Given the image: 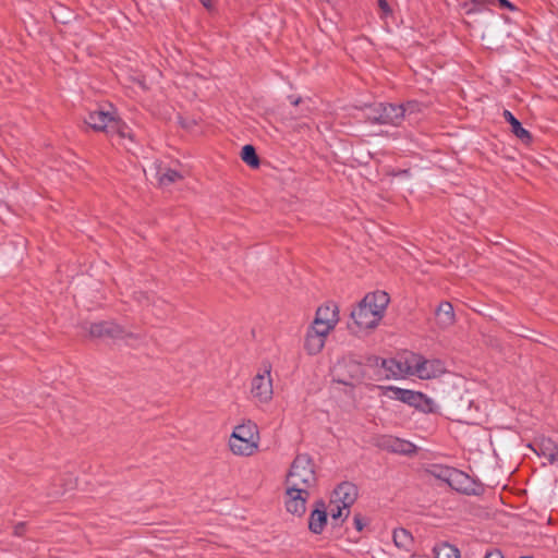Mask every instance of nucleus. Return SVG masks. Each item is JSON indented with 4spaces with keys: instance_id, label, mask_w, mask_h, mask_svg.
I'll use <instances>...</instances> for the list:
<instances>
[{
    "instance_id": "15",
    "label": "nucleus",
    "mask_w": 558,
    "mask_h": 558,
    "mask_svg": "<svg viewBox=\"0 0 558 558\" xmlns=\"http://www.w3.org/2000/svg\"><path fill=\"white\" fill-rule=\"evenodd\" d=\"M327 508L324 501H317L310 514L308 529L314 534H320L327 524Z\"/></svg>"
},
{
    "instance_id": "13",
    "label": "nucleus",
    "mask_w": 558,
    "mask_h": 558,
    "mask_svg": "<svg viewBox=\"0 0 558 558\" xmlns=\"http://www.w3.org/2000/svg\"><path fill=\"white\" fill-rule=\"evenodd\" d=\"M312 493V490L302 488L284 487L283 502L286 510L298 518L303 517Z\"/></svg>"
},
{
    "instance_id": "24",
    "label": "nucleus",
    "mask_w": 558,
    "mask_h": 558,
    "mask_svg": "<svg viewBox=\"0 0 558 558\" xmlns=\"http://www.w3.org/2000/svg\"><path fill=\"white\" fill-rule=\"evenodd\" d=\"M241 158L250 167L256 168L259 165V159L256 155L255 148L252 145H245L242 148Z\"/></svg>"
},
{
    "instance_id": "9",
    "label": "nucleus",
    "mask_w": 558,
    "mask_h": 558,
    "mask_svg": "<svg viewBox=\"0 0 558 558\" xmlns=\"http://www.w3.org/2000/svg\"><path fill=\"white\" fill-rule=\"evenodd\" d=\"M407 373L421 379H433L446 373L445 365L439 360H426L412 354L405 359Z\"/></svg>"
},
{
    "instance_id": "34",
    "label": "nucleus",
    "mask_w": 558,
    "mask_h": 558,
    "mask_svg": "<svg viewBox=\"0 0 558 558\" xmlns=\"http://www.w3.org/2000/svg\"><path fill=\"white\" fill-rule=\"evenodd\" d=\"M413 102L415 104V106H413L410 110H405V116L407 114L410 116V114L421 110V106L415 101H413Z\"/></svg>"
},
{
    "instance_id": "4",
    "label": "nucleus",
    "mask_w": 558,
    "mask_h": 558,
    "mask_svg": "<svg viewBox=\"0 0 558 558\" xmlns=\"http://www.w3.org/2000/svg\"><path fill=\"white\" fill-rule=\"evenodd\" d=\"M357 498V488L352 483H341L331 493L328 512L335 522L345 520Z\"/></svg>"
},
{
    "instance_id": "26",
    "label": "nucleus",
    "mask_w": 558,
    "mask_h": 558,
    "mask_svg": "<svg viewBox=\"0 0 558 558\" xmlns=\"http://www.w3.org/2000/svg\"><path fill=\"white\" fill-rule=\"evenodd\" d=\"M472 405V401L470 399H466L464 404H458L456 407V413L460 416L461 420L469 422L472 420V415L469 414V411H471Z\"/></svg>"
},
{
    "instance_id": "29",
    "label": "nucleus",
    "mask_w": 558,
    "mask_h": 558,
    "mask_svg": "<svg viewBox=\"0 0 558 558\" xmlns=\"http://www.w3.org/2000/svg\"><path fill=\"white\" fill-rule=\"evenodd\" d=\"M378 5L381 11L383 17H386L387 15L391 14L392 11L386 0H379Z\"/></svg>"
},
{
    "instance_id": "18",
    "label": "nucleus",
    "mask_w": 558,
    "mask_h": 558,
    "mask_svg": "<svg viewBox=\"0 0 558 558\" xmlns=\"http://www.w3.org/2000/svg\"><path fill=\"white\" fill-rule=\"evenodd\" d=\"M448 485L461 493H474V484L471 477L462 471L454 469Z\"/></svg>"
},
{
    "instance_id": "36",
    "label": "nucleus",
    "mask_w": 558,
    "mask_h": 558,
    "mask_svg": "<svg viewBox=\"0 0 558 558\" xmlns=\"http://www.w3.org/2000/svg\"><path fill=\"white\" fill-rule=\"evenodd\" d=\"M300 101H301V98H300V97H296V98L292 97V98H291V102H292V105H294V106L299 105V104H300Z\"/></svg>"
},
{
    "instance_id": "3",
    "label": "nucleus",
    "mask_w": 558,
    "mask_h": 558,
    "mask_svg": "<svg viewBox=\"0 0 558 558\" xmlns=\"http://www.w3.org/2000/svg\"><path fill=\"white\" fill-rule=\"evenodd\" d=\"M317 475L313 459L305 453L298 454L286 475L284 487H295L314 492Z\"/></svg>"
},
{
    "instance_id": "14",
    "label": "nucleus",
    "mask_w": 558,
    "mask_h": 558,
    "mask_svg": "<svg viewBox=\"0 0 558 558\" xmlns=\"http://www.w3.org/2000/svg\"><path fill=\"white\" fill-rule=\"evenodd\" d=\"M327 337L328 335L308 327L304 338V350L310 355L318 354L324 349Z\"/></svg>"
},
{
    "instance_id": "11",
    "label": "nucleus",
    "mask_w": 558,
    "mask_h": 558,
    "mask_svg": "<svg viewBox=\"0 0 558 558\" xmlns=\"http://www.w3.org/2000/svg\"><path fill=\"white\" fill-rule=\"evenodd\" d=\"M251 392L260 403H268L274 396V384L271 377V365L263 364L252 379Z\"/></svg>"
},
{
    "instance_id": "28",
    "label": "nucleus",
    "mask_w": 558,
    "mask_h": 558,
    "mask_svg": "<svg viewBox=\"0 0 558 558\" xmlns=\"http://www.w3.org/2000/svg\"><path fill=\"white\" fill-rule=\"evenodd\" d=\"M353 524H354V527L356 529V531L361 532L367 524V520L364 517H362L361 514H355L353 518Z\"/></svg>"
},
{
    "instance_id": "27",
    "label": "nucleus",
    "mask_w": 558,
    "mask_h": 558,
    "mask_svg": "<svg viewBox=\"0 0 558 558\" xmlns=\"http://www.w3.org/2000/svg\"><path fill=\"white\" fill-rule=\"evenodd\" d=\"M543 450H544V453H546L548 456V459L550 461H554L557 459L558 457V448L551 444L550 441L546 442L543 445Z\"/></svg>"
},
{
    "instance_id": "22",
    "label": "nucleus",
    "mask_w": 558,
    "mask_h": 558,
    "mask_svg": "<svg viewBox=\"0 0 558 558\" xmlns=\"http://www.w3.org/2000/svg\"><path fill=\"white\" fill-rule=\"evenodd\" d=\"M435 558H460V550L449 544L440 543L434 547Z\"/></svg>"
},
{
    "instance_id": "25",
    "label": "nucleus",
    "mask_w": 558,
    "mask_h": 558,
    "mask_svg": "<svg viewBox=\"0 0 558 558\" xmlns=\"http://www.w3.org/2000/svg\"><path fill=\"white\" fill-rule=\"evenodd\" d=\"M453 471H454V469H452V468L442 466V465H434L430 472L435 477H437L448 484Z\"/></svg>"
},
{
    "instance_id": "30",
    "label": "nucleus",
    "mask_w": 558,
    "mask_h": 558,
    "mask_svg": "<svg viewBox=\"0 0 558 558\" xmlns=\"http://www.w3.org/2000/svg\"><path fill=\"white\" fill-rule=\"evenodd\" d=\"M482 3H474V1L472 0V3L469 4V3H464L463 7L465 9V13L466 14H472V13H475L477 12V7L481 5Z\"/></svg>"
},
{
    "instance_id": "8",
    "label": "nucleus",
    "mask_w": 558,
    "mask_h": 558,
    "mask_svg": "<svg viewBox=\"0 0 558 558\" xmlns=\"http://www.w3.org/2000/svg\"><path fill=\"white\" fill-rule=\"evenodd\" d=\"M331 374L336 381L344 385H353L363 378L364 368L355 356L348 354L333 364Z\"/></svg>"
},
{
    "instance_id": "32",
    "label": "nucleus",
    "mask_w": 558,
    "mask_h": 558,
    "mask_svg": "<svg viewBox=\"0 0 558 558\" xmlns=\"http://www.w3.org/2000/svg\"><path fill=\"white\" fill-rule=\"evenodd\" d=\"M24 530H25V524L22 522L14 525V534L17 536L22 535Z\"/></svg>"
},
{
    "instance_id": "37",
    "label": "nucleus",
    "mask_w": 558,
    "mask_h": 558,
    "mask_svg": "<svg viewBox=\"0 0 558 558\" xmlns=\"http://www.w3.org/2000/svg\"><path fill=\"white\" fill-rule=\"evenodd\" d=\"M521 558H533V557H521Z\"/></svg>"
},
{
    "instance_id": "33",
    "label": "nucleus",
    "mask_w": 558,
    "mask_h": 558,
    "mask_svg": "<svg viewBox=\"0 0 558 558\" xmlns=\"http://www.w3.org/2000/svg\"><path fill=\"white\" fill-rule=\"evenodd\" d=\"M497 1L500 4V7L507 8V9H510V10H514L513 4L510 3L508 0H497Z\"/></svg>"
},
{
    "instance_id": "19",
    "label": "nucleus",
    "mask_w": 558,
    "mask_h": 558,
    "mask_svg": "<svg viewBox=\"0 0 558 558\" xmlns=\"http://www.w3.org/2000/svg\"><path fill=\"white\" fill-rule=\"evenodd\" d=\"M153 170L160 185H169L182 179V175L178 171L162 168L159 163H155L150 171Z\"/></svg>"
},
{
    "instance_id": "21",
    "label": "nucleus",
    "mask_w": 558,
    "mask_h": 558,
    "mask_svg": "<svg viewBox=\"0 0 558 558\" xmlns=\"http://www.w3.org/2000/svg\"><path fill=\"white\" fill-rule=\"evenodd\" d=\"M504 117L510 123L511 132L517 137L524 142H527L530 140V133L524 128H522L521 123L513 117V114L510 111L505 110Z\"/></svg>"
},
{
    "instance_id": "2",
    "label": "nucleus",
    "mask_w": 558,
    "mask_h": 558,
    "mask_svg": "<svg viewBox=\"0 0 558 558\" xmlns=\"http://www.w3.org/2000/svg\"><path fill=\"white\" fill-rule=\"evenodd\" d=\"M259 442L258 426L252 421H244L232 428L227 447L233 456L247 458L258 451Z\"/></svg>"
},
{
    "instance_id": "17",
    "label": "nucleus",
    "mask_w": 558,
    "mask_h": 558,
    "mask_svg": "<svg viewBox=\"0 0 558 558\" xmlns=\"http://www.w3.org/2000/svg\"><path fill=\"white\" fill-rule=\"evenodd\" d=\"M436 324L441 329H448L456 322L453 306L449 302H441L436 310Z\"/></svg>"
},
{
    "instance_id": "23",
    "label": "nucleus",
    "mask_w": 558,
    "mask_h": 558,
    "mask_svg": "<svg viewBox=\"0 0 558 558\" xmlns=\"http://www.w3.org/2000/svg\"><path fill=\"white\" fill-rule=\"evenodd\" d=\"M388 448H390L395 452L404 454L412 453L415 450V447L411 442L398 438L389 439Z\"/></svg>"
},
{
    "instance_id": "10",
    "label": "nucleus",
    "mask_w": 558,
    "mask_h": 558,
    "mask_svg": "<svg viewBox=\"0 0 558 558\" xmlns=\"http://www.w3.org/2000/svg\"><path fill=\"white\" fill-rule=\"evenodd\" d=\"M92 338L111 339L114 341L122 340L130 343L131 340L137 339V336L128 331L124 327L112 322L92 323L86 328Z\"/></svg>"
},
{
    "instance_id": "35",
    "label": "nucleus",
    "mask_w": 558,
    "mask_h": 558,
    "mask_svg": "<svg viewBox=\"0 0 558 558\" xmlns=\"http://www.w3.org/2000/svg\"><path fill=\"white\" fill-rule=\"evenodd\" d=\"M202 2V4L208 9V10H211L213 9V3H211V0H199Z\"/></svg>"
},
{
    "instance_id": "7",
    "label": "nucleus",
    "mask_w": 558,
    "mask_h": 558,
    "mask_svg": "<svg viewBox=\"0 0 558 558\" xmlns=\"http://www.w3.org/2000/svg\"><path fill=\"white\" fill-rule=\"evenodd\" d=\"M414 102H408L405 106L378 104L367 107L366 118L375 123L398 125L405 117V110H410Z\"/></svg>"
},
{
    "instance_id": "16",
    "label": "nucleus",
    "mask_w": 558,
    "mask_h": 558,
    "mask_svg": "<svg viewBox=\"0 0 558 558\" xmlns=\"http://www.w3.org/2000/svg\"><path fill=\"white\" fill-rule=\"evenodd\" d=\"M392 541L397 548L410 553L411 558H416L417 554L412 550L414 545L413 535L403 527H398L393 530Z\"/></svg>"
},
{
    "instance_id": "6",
    "label": "nucleus",
    "mask_w": 558,
    "mask_h": 558,
    "mask_svg": "<svg viewBox=\"0 0 558 558\" xmlns=\"http://www.w3.org/2000/svg\"><path fill=\"white\" fill-rule=\"evenodd\" d=\"M86 123L95 131L106 132L108 135H118L121 140H132L126 124L117 119L114 111L97 110L88 114Z\"/></svg>"
},
{
    "instance_id": "5",
    "label": "nucleus",
    "mask_w": 558,
    "mask_h": 558,
    "mask_svg": "<svg viewBox=\"0 0 558 558\" xmlns=\"http://www.w3.org/2000/svg\"><path fill=\"white\" fill-rule=\"evenodd\" d=\"M379 396L390 400H398L424 413L435 411V402L426 395L410 389H402L396 386H379Z\"/></svg>"
},
{
    "instance_id": "20",
    "label": "nucleus",
    "mask_w": 558,
    "mask_h": 558,
    "mask_svg": "<svg viewBox=\"0 0 558 558\" xmlns=\"http://www.w3.org/2000/svg\"><path fill=\"white\" fill-rule=\"evenodd\" d=\"M381 367L385 369L386 377H401L407 373V364L404 365L401 362H397L396 360H383Z\"/></svg>"
},
{
    "instance_id": "31",
    "label": "nucleus",
    "mask_w": 558,
    "mask_h": 558,
    "mask_svg": "<svg viewBox=\"0 0 558 558\" xmlns=\"http://www.w3.org/2000/svg\"><path fill=\"white\" fill-rule=\"evenodd\" d=\"M485 558H504V555L501 554L500 550L494 549V550L488 551L485 555Z\"/></svg>"
},
{
    "instance_id": "12",
    "label": "nucleus",
    "mask_w": 558,
    "mask_h": 558,
    "mask_svg": "<svg viewBox=\"0 0 558 558\" xmlns=\"http://www.w3.org/2000/svg\"><path fill=\"white\" fill-rule=\"evenodd\" d=\"M340 320L339 307L336 303L328 302L320 305L315 313L312 324L308 326L329 336Z\"/></svg>"
},
{
    "instance_id": "1",
    "label": "nucleus",
    "mask_w": 558,
    "mask_h": 558,
    "mask_svg": "<svg viewBox=\"0 0 558 558\" xmlns=\"http://www.w3.org/2000/svg\"><path fill=\"white\" fill-rule=\"evenodd\" d=\"M390 302L388 293H367L351 311L350 317L356 332H368L377 328Z\"/></svg>"
}]
</instances>
